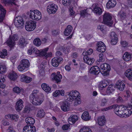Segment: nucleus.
Returning <instances> with one entry per match:
<instances>
[{"label": "nucleus", "instance_id": "1", "mask_svg": "<svg viewBox=\"0 0 132 132\" xmlns=\"http://www.w3.org/2000/svg\"><path fill=\"white\" fill-rule=\"evenodd\" d=\"M115 113L118 116L122 118H126L130 116L132 114L131 107L120 106L116 107L114 110Z\"/></svg>", "mask_w": 132, "mask_h": 132}, {"label": "nucleus", "instance_id": "2", "mask_svg": "<svg viewBox=\"0 0 132 132\" xmlns=\"http://www.w3.org/2000/svg\"><path fill=\"white\" fill-rule=\"evenodd\" d=\"M67 100L69 102H72L75 101L74 105H77L81 103L80 94L77 91H72L66 94Z\"/></svg>", "mask_w": 132, "mask_h": 132}, {"label": "nucleus", "instance_id": "3", "mask_svg": "<svg viewBox=\"0 0 132 132\" xmlns=\"http://www.w3.org/2000/svg\"><path fill=\"white\" fill-rule=\"evenodd\" d=\"M38 92V91L37 90H33L32 94L30 96L31 102L35 105H40L43 102L42 99L39 98L37 96V93Z\"/></svg>", "mask_w": 132, "mask_h": 132}, {"label": "nucleus", "instance_id": "4", "mask_svg": "<svg viewBox=\"0 0 132 132\" xmlns=\"http://www.w3.org/2000/svg\"><path fill=\"white\" fill-rule=\"evenodd\" d=\"M19 38L17 34L10 36L6 42L7 45L10 47H13L15 45V42L18 40Z\"/></svg>", "mask_w": 132, "mask_h": 132}, {"label": "nucleus", "instance_id": "5", "mask_svg": "<svg viewBox=\"0 0 132 132\" xmlns=\"http://www.w3.org/2000/svg\"><path fill=\"white\" fill-rule=\"evenodd\" d=\"M100 68L101 73L103 75L106 76L109 75L111 68L110 65L107 63H103L100 65Z\"/></svg>", "mask_w": 132, "mask_h": 132}, {"label": "nucleus", "instance_id": "6", "mask_svg": "<svg viewBox=\"0 0 132 132\" xmlns=\"http://www.w3.org/2000/svg\"><path fill=\"white\" fill-rule=\"evenodd\" d=\"M30 13L29 17L31 19L36 20H39L41 18L42 14L41 12L37 10L32 11H30Z\"/></svg>", "mask_w": 132, "mask_h": 132}, {"label": "nucleus", "instance_id": "7", "mask_svg": "<svg viewBox=\"0 0 132 132\" xmlns=\"http://www.w3.org/2000/svg\"><path fill=\"white\" fill-rule=\"evenodd\" d=\"M14 24L15 27L18 29H21L24 27V23L22 18L18 16L14 19Z\"/></svg>", "mask_w": 132, "mask_h": 132}, {"label": "nucleus", "instance_id": "8", "mask_svg": "<svg viewBox=\"0 0 132 132\" xmlns=\"http://www.w3.org/2000/svg\"><path fill=\"white\" fill-rule=\"evenodd\" d=\"M36 27V23L34 20L26 21L25 24L26 30L29 31L34 30Z\"/></svg>", "mask_w": 132, "mask_h": 132}, {"label": "nucleus", "instance_id": "9", "mask_svg": "<svg viewBox=\"0 0 132 132\" xmlns=\"http://www.w3.org/2000/svg\"><path fill=\"white\" fill-rule=\"evenodd\" d=\"M29 62L28 60L26 59H22L20 62V64L18 65V69L20 71H22L26 68L29 67Z\"/></svg>", "mask_w": 132, "mask_h": 132}, {"label": "nucleus", "instance_id": "10", "mask_svg": "<svg viewBox=\"0 0 132 132\" xmlns=\"http://www.w3.org/2000/svg\"><path fill=\"white\" fill-rule=\"evenodd\" d=\"M112 17L111 14L109 13H105L103 15V21L104 24L110 26L112 24L111 21Z\"/></svg>", "mask_w": 132, "mask_h": 132}, {"label": "nucleus", "instance_id": "11", "mask_svg": "<svg viewBox=\"0 0 132 132\" xmlns=\"http://www.w3.org/2000/svg\"><path fill=\"white\" fill-rule=\"evenodd\" d=\"M58 9V6L57 5L54 3H52L48 5L47 8V11L49 14H54Z\"/></svg>", "mask_w": 132, "mask_h": 132}, {"label": "nucleus", "instance_id": "12", "mask_svg": "<svg viewBox=\"0 0 132 132\" xmlns=\"http://www.w3.org/2000/svg\"><path fill=\"white\" fill-rule=\"evenodd\" d=\"M63 60L61 57H55L53 58L51 61L52 65L54 67H57L60 64L61 61Z\"/></svg>", "mask_w": 132, "mask_h": 132}, {"label": "nucleus", "instance_id": "13", "mask_svg": "<svg viewBox=\"0 0 132 132\" xmlns=\"http://www.w3.org/2000/svg\"><path fill=\"white\" fill-rule=\"evenodd\" d=\"M48 50V48L47 47L40 50L39 56L45 57L46 58L51 56H52L51 52L47 53Z\"/></svg>", "mask_w": 132, "mask_h": 132}, {"label": "nucleus", "instance_id": "14", "mask_svg": "<svg viewBox=\"0 0 132 132\" xmlns=\"http://www.w3.org/2000/svg\"><path fill=\"white\" fill-rule=\"evenodd\" d=\"M89 73L94 75H97L101 72L100 68L97 66H94L91 67L89 70Z\"/></svg>", "mask_w": 132, "mask_h": 132}, {"label": "nucleus", "instance_id": "15", "mask_svg": "<svg viewBox=\"0 0 132 132\" xmlns=\"http://www.w3.org/2000/svg\"><path fill=\"white\" fill-rule=\"evenodd\" d=\"M60 72L58 71L57 74L55 72H53L51 75L53 80L55 81L57 83L61 81V80L62 77V76L60 74Z\"/></svg>", "mask_w": 132, "mask_h": 132}, {"label": "nucleus", "instance_id": "16", "mask_svg": "<svg viewBox=\"0 0 132 132\" xmlns=\"http://www.w3.org/2000/svg\"><path fill=\"white\" fill-rule=\"evenodd\" d=\"M110 35L111 39V44L113 45L116 44L118 39L117 35L115 32H111Z\"/></svg>", "mask_w": 132, "mask_h": 132}, {"label": "nucleus", "instance_id": "17", "mask_svg": "<svg viewBox=\"0 0 132 132\" xmlns=\"http://www.w3.org/2000/svg\"><path fill=\"white\" fill-rule=\"evenodd\" d=\"M97 50L101 52H104L106 49V47L104 43L101 42L97 43Z\"/></svg>", "mask_w": 132, "mask_h": 132}, {"label": "nucleus", "instance_id": "18", "mask_svg": "<svg viewBox=\"0 0 132 132\" xmlns=\"http://www.w3.org/2000/svg\"><path fill=\"white\" fill-rule=\"evenodd\" d=\"M21 80L22 82L28 83L32 81V79L31 77L27 76L26 74L24 73L21 75Z\"/></svg>", "mask_w": 132, "mask_h": 132}, {"label": "nucleus", "instance_id": "19", "mask_svg": "<svg viewBox=\"0 0 132 132\" xmlns=\"http://www.w3.org/2000/svg\"><path fill=\"white\" fill-rule=\"evenodd\" d=\"M116 85V87L121 90H123L125 86V82L120 80L117 81Z\"/></svg>", "mask_w": 132, "mask_h": 132}, {"label": "nucleus", "instance_id": "20", "mask_svg": "<svg viewBox=\"0 0 132 132\" xmlns=\"http://www.w3.org/2000/svg\"><path fill=\"white\" fill-rule=\"evenodd\" d=\"M5 117L6 119H11L12 121H16L18 120L19 116L16 114H9L6 115Z\"/></svg>", "mask_w": 132, "mask_h": 132}, {"label": "nucleus", "instance_id": "21", "mask_svg": "<svg viewBox=\"0 0 132 132\" xmlns=\"http://www.w3.org/2000/svg\"><path fill=\"white\" fill-rule=\"evenodd\" d=\"M83 60L84 62L89 65L92 64L94 61L93 58H90L87 55H85L84 56Z\"/></svg>", "mask_w": 132, "mask_h": 132}, {"label": "nucleus", "instance_id": "22", "mask_svg": "<svg viewBox=\"0 0 132 132\" xmlns=\"http://www.w3.org/2000/svg\"><path fill=\"white\" fill-rule=\"evenodd\" d=\"M78 118L76 115H71L68 119V122L71 125L73 124L78 120Z\"/></svg>", "mask_w": 132, "mask_h": 132}, {"label": "nucleus", "instance_id": "23", "mask_svg": "<svg viewBox=\"0 0 132 132\" xmlns=\"http://www.w3.org/2000/svg\"><path fill=\"white\" fill-rule=\"evenodd\" d=\"M6 11L0 4V20L2 21L5 16Z\"/></svg>", "mask_w": 132, "mask_h": 132}, {"label": "nucleus", "instance_id": "24", "mask_svg": "<svg viewBox=\"0 0 132 132\" xmlns=\"http://www.w3.org/2000/svg\"><path fill=\"white\" fill-rule=\"evenodd\" d=\"M23 101L21 99H20L16 102L15 108L17 111H20L22 109L23 107Z\"/></svg>", "mask_w": 132, "mask_h": 132}, {"label": "nucleus", "instance_id": "25", "mask_svg": "<svg viewBox=\"0 0 132 132\" xmlns=\"http://www.w3.org/2000/svg\"><path fill=\"white\" fill-rule=\"evenodd\" d=\"M110 81V80L109 79L104 80L100 83L98 87L101 88H105L109 84Z\"/></svg>", "mask_w": 132, "mask_h": 132}, {"label": "nucleus", "instance_id": "26", "mask_svg": "<svg viewBox=\"0 0 132 132\" xmlns=\"http://www.w3.org/2000/svg\"><path fill=\"white\" fill-rule=\"evenodd\" d=\"M116 4V0H109L106 4V7L109 9L114 7Z\"/></svg>", "mask_w": 132, "mask_h": 132}, {"label": "nucleus", "instance_id": "27", "mask_svg": "<svg viewBox=\"0 0 132 132\" xmlns=\"http://www.w3.org/2000/svg\"><path fill=\"white\" fill-rule=\"evenodd\" d=\"M97 121L98 125L101 126H103L105 124L106 122L105 117L103 116H100L98 118Z\"/></svg>", "mask_w": 132, "mask_h": 132}, {"label": "nucleus", "instance_id": "28", "mask_svg": "<svg viewBox=\"0 0 132 132\" xmlns=\"http://www.w3.org/2000/svg\"><path fill=\"white\" fill-rule=\"evenodd\" d=\"M81 118L85 121L89 120L91 118V116L89 115L88 111H85L82 113L81 116Z\"/></svg>", "mask_w": 132, "mask_h": 132}, {"label": "nucleus", "instance_id": "29", "mask_svg": "<svg viewBox=\"0 0 132 132\" xmlns=\"http://www.w3.org/2000/svg\"><path fill=\"white\" fill-rule=\"evenodd\" d=\"M8 77L11 80L14 81L17 79V75L14 71H13L8 74Z\"/></svg>", "mask_w": 132, "mask_h": 132}, {"label": "nucleus", "instance_id": "30", "mask_svg": "<svg viewBox=\"0 0 132 132\" xmlns=\"http://www.w3.org/2000/svg\"><path fill=\"white\" fill-rule=\"evenodd\" d=\"M72 30V27L70 25H68L65 29L64 32V34L65 36H68L69 35Z\"/></svg>", "mask_w": 132, "mask_h": 132}, {"label": "nucleus", "instance_id": "31", "mask_svg": "<svg viewBox=\"0 0 132 132\" xmlns=\"http://www.w3.org/2000/svg\"><path fill=\"white\" fill-rule=\"evenodd\" d=\"M41 87L47 93H49L51 91V88L46 83L42 84Z\"/></svg>", "mask_w": 132, "mask_h": 132}, {"label": "nucleus", "instance_id": "32", "mask_svg": "<svg viewBox=\"0 0 132 132\" xmlns=\"http://www.w3.org/2000/svg\"><path fill=\"white\" fill-rule=\"evenodd\" d=\"M25 121L28 125H32V126L35 123V120L33 118L30 117H27L25 119Z\"/></svg>", "mask_w": 132, "mask_h": 132}, {"label": "nucleus", "instance_id": "33", "mask_svg": "<svg viewBox=\"0 0 132 132\" xmlns=\"http://www.w3.org/2000/svg\"><path fill=\"white\" fill-rule=\"evenodd\" d=\"M64 91L63 90H56L53 93V96L55 97L60 95L63 96L64 95Z\"/></svg>", "mask_w": 132, "mask_h": 132}, {"label": "nucleus", "instance_id": "34", "mask_svg": "<svg viewBox=\"0 0 132 132\" xmlns=\"http://www.w3.org/2000/svg\"><path fill=\"white\" fill-rule=\"evenodd\" d=\"M114 87L112 84L110 85L107 88L106 93L110 95L112 94L114 91Z\"/></svg>", "mask_w": 132, "mask_h": 132}, {"label": "nucleus", "instance_id": "35", "mask_svg": "<svg viewBox=\"0 0 132 132\" xmlns=\"http://www.w3.org/2000/svg\"><path fill=\"white\" fill-rule=\"evenodd\" d=\"M125 75L129 80H132V69H129L127 70L125 73Z\"/></svg>", "mask_w": 132, "mask_h": 132}, {"label": "nucleus", "instance_id": "36", "mask_svg": "<svg viewBox=\"0 0 132 132\" xmlns=\"http://www.w3.org/2000/svg\"><path fill=\"white\" fill-rule=\"evenodd\" d=\"M123 58L125 61H128L131 59V55L129 53L126 52L124 54Z\"/></svg>", "mask_w": 132, "mask_h": 132}, {"label": "nucleus", "instance_id": "37", "mask_svg": "<svg viewBox=\"0 0 132 132\" xmlns=\"http://www.w3.org/2000/svg\"><path fill=\"white\" fill-rule=\"evenodd\" d=\"M93 11L95 13L100 15L102 14V9L99 7L97 5L94 7L93 9Z\"/></svg>", "mask_w": 132, "mask_h": 132}, {"label": "nucleus", "instance_id": "38", "mask_svg": "<svg viewBox=\"0 0 132 132\" xmlns=\"http://www.w3.org/2000/svg\"><path fill=\"white\" fill-rule=\"evenodd\" d=\"M118 15L121 20H124L126 19L127 16L126 13L125 12L121 11L119 12Z\"/></svg>", "mask_w": 132, "mask_h": 132}, {"label": "nucleus", "instance_id": "39", "mask_svg": "<svg viewBox=\"0 0 132 132\" xmlns=\"http://www.w3.org/2000/svg\"><path fill=\"white\" fill-rule=\"evenodd\" d=\"M45 115V112L43 109H40L38 110L36 114L37 117L42 118L44 117Z\"/></svg>", "mask_w": 132, "mask_h": 132}, {"label": "nucleus", "instance_id": "40", "mask_svg": "<svg viewBox=\"0 0 132 132\" xmlns=\"http://www.w3.org/2000/svg\"><path fill=\"white\" fill-rule=\"evenodd\" d=\"M34 45L37 47L40 46L41 44V41L38 38H36L34 39L33 41Z\"/></svg>", "mask_w": 132, "mask_h": 132}, {"label": "nucleus", "instance_id": "41", "mask_svg": "<svg viewBox=\"0 0 132 132\" xmlns=\"http://www.w3.org/2000/svg\"><path fill=\"white\" fill-rule=\"evenodd\" d=\"M1 1L5 4H13L16 5L15 2L16 0H1Z\"/></svg>", "mask_w": 132, "mask_h": 132}, {"label": "nucleus", "instance_id": "42", "mask_svg": "<svg viewBox=\"0 0 132 132\" xmlns=\"http://www.w3.org/2000/svg\"><path fill=\"white\" fill-rule=\"evenodd\" d=\"M61 108L62 110L64 111H69V108L68 105L65 102H63L61 105Z\"/></svg>", "mask_w": 132, "mask_h": 132}, {"label": "nucleus", "instance_id": "43", "mask_svg": "<svg viewBox=\"0 0 132 132\" xmlns=\"http://www.w3.org/2000/svg\"><path fill=\"white\" fill-rule=\"evenodd\" d=\"M93 50L92 49L90 48L87 51H84L82 54V55L84 56L85 55H87L89 56L93 53Z\"/></svg>", "mask_w": 132, "mask_h": 132}, {"label": "nucleus", "instance_id": "44", "mask_svg": "<svg viewBox=\"0 0 132 132\" xmlns=\"http://www.w3.org/2000/svg\"><path fill=\"white\" fill-rule=\"evenodd\" d=\"M79 132H93L91 129L89 127H84L82 128Z\"/></svg>", "mask_w": 132, "mask_h": 132}, {"label": "nucleus", "instance_id": "45", "mask_svg": "<svg viewBox=\"0 0 132 132\" xmlns=\"http://www.w3.org/2000/svg\"><path fill=\"white\" fill-rule=\"evenodd\" d=\"M7 55V51L5 49H3L2 51H0V57L4 58Z\"/></svg>", "mask_w": 132, "mask_h": 132}, {"label": "nucleus", "instance_id": "46", "mask_svg": "<svg viewBox=\"0 0 132 132\" xmlns=\"http://www.w3.org/2000/svg\"><path fill=\"white\" fill-rule=\"evenodd\" d=\"M5 79L4 77H1L0 78V87L3 88L5 87V85L4 84Z\"/></svg>", "mask_w": 132, "mask_h": 132}, {"label": "nucleus", "instance_id": "47", "mask_svg": "<svg viewBox=\"0 0 132 132\" xmlns=\"http://www.w3.org/2000/svg\"><path fill=\"white\" fill-rule=\"evenodd\" d=\"M7 68L5 64L0 65V74H3L6 71Z\"/></svg>", "mask_w": 132, "mask_h": 132}, {"label": "nucleus", "instance_id": "48", "mask_svg": "<svg viewBox=\"0 0 132 132\" xmlns=\"http://www.w3.org/2000/svg\"><path fill=\"white\" fill-rule=\"evenodd\" d=\"M117 105H114L110 106L108 107L105 108L104 109H102V110L103 111H105L108 110H109L111 109H113L114 110V109L116 108V107Z\"/></svg>", "mask_w": 132, "mask_h": 132}, {"label": "nucleus", "instance_id": "49", "mask_svg": "<svg viewBox=\"0 0 132 132\" xmlns=\"http://www.w3.org/2000/svg\"><path fill=\"white\" fill-rule=\"evenodd\" d=\"M62 3L64 6H68L71 3V0H62Z\"/></svg>", "mask_w": 132, "mask_h": 132}, {"label": "nucleus", "instance_id": "50", "mask_svg": "<svg viewBox=\"0 0 132 132\" xmlns=\"http://www.w3.org/2000/svg\"><path fill=\"white\" fill-rule=\"evenodd\" d=\"M33 54H35L37 56H39L40 50H38L37 48H33Z\"/></svg>", "mask_w": 132, "mask_h": 132}, {"label": "nucleus", "instance_id": "51", "mask_svg": "<svg viewBox=\"0 0 132 132\" xmlns=\"http://www.w3.org/2000/svg\"><path fill=\"white\" fill-rule=\"evenodd\" d=\"M25 43V39L23 38H21L20 39L19 42V45L22 46H24Z\"/></svg>", "mask_w": 132, "mask_h": 132}, {"label": "nucleus", "instance_id": "52", "mask_svg": "<svg viewBox=\"0 0 132 132\" xmlns=\"http://www.w3.org/2000/svg\"><path fill=\"white\" fill-rule=\"evenodd\" d=\"M13 91L14 92L19 94L21 92V89L19 87L15 86L13 88Z\"/></svg>", "mask_w": 132, "mask_h": 132}, {"label": "nucleus", "instance_id": "53", "mask_svg": "<svg viewBox=\"0 0 132 132\" xmlns=\"http://www.w3.org/2000/svg\"><path fill=\"white\" fill-rule=\"evenodd\" d=\"M28 127L29 128V130L30 132H36V128L34 126L31 125H28Z\"/></svg>", "mask_w": 132, "mask_h": 132}, {"label": "nucleus", "instance_id": "54", "mask_svg": "<svg viewBox=\"0 0 132 132\" xmlns=\"http://www.w3.org/2000/svg\"><path fill=\"white\" fill-rule=\"evenodd\" d=\"M121 44L122 46L125 48L127 47L128 46V43L126 41H121Z\"/></svg>", "mask_w": 132, "mask_h": 132}, {"label": "nucleus", "instance_id": "55", "mask_svg": "<svg viewBox=\"0 0 132 132\" xmlns=\"http://www.w3.org/2000/svg\"><path fill=\"white\" fill-rule=\"evenodd\" d=\"M99 61L100 62H103L105 60L104 57V55L103 54L101 53L99 54Z\"/></svg>", "mask_w": 132, "mask_h": 132}, {"label": "nucleus", "instance_id": "56", "mask_svg": "<svg viewBox=\"0 0 132 132\" xmlns=\"http://www.w3.org/2000/svg\"><path fill=\"white\" fill-rule=\"evenodd\" d=\"M87 12L86 10H84L81 11L80 12V15L81 16L84 17L87 14Z\"/></svg>", "mask_w": 132, "mask_h": 132}, {"label": "nucleus", "instance_id": "57", "mask_svg": "<svg viewBox=\"0 0 132 132\" xmlns=\"http://www.w3.org/2000/svg\"><path fill=\"white\" fill-rule=\"evenodd\" d=\"M70 127V125L69 124H65L63 125L62 127V128L63 130H67Z\"/></svg>", "mask_w": 132, "mask_h": 132}, {"label": "nucleus", "instance_id": "58", "mask_svg": "<svg viewBox=\"0 0 132 132\" xmlns=\"http://www.w3.org/2000/svg\"><path fill=\"white\" fill-rule=\"evenodd\" d=\"M29 129L28 125L25 126L23 128V132H30Z\"/></svg>", "mask_w": 132, "mask_h": 132}, {"label": "nucleus", "instance_id": "59", "mask_svg": "<svg viewBox=\"0 0 132 132\" xmlns=\"http://www.w3.org/2000/svg\"><path fill=\"white\" fill-rule=\"evenodd\" d=\"M78 56V53L76 52H73L72 54V57L75 59H76Z\"/></svg>", "mask_w": 132, "mask_h": 132}, {"label": "nucleus", "instance_id": "60", "mask_svg": "<svg viewBox=\"0 0 132 132\" xmlns=\"http://www.w3.org/2000/svg\"><path fill=\"white\" fill-rule=\"evenodd\" d=\"M30 108L28 106H25L24 108L23 113H26L30 111Z\"/></svg>", "mask_w": 132, "mask_h": 132}, {"label": "nucleus", "instance_id": "61", "mask_svg": "<svg viewBox=\"0 0 132 132\" xmlns=\"http://www.w3.org/2000/svg\"><path fill=\"white\" fill-rule=\"evenodd\" d=\"M52 34L53 35L55 36L56 35H59V32L58 30H54L52 31Z\"/></svg>", "mask_w": 132, "mask_h": 132}, {"label": "nucleus", "instance_id": "62", "mask_svg": "<svg viewBox=\"0 0 132 132\" xmlns=\"http://www.w3.org/2000/svg\"><path fill=\"white\" fill-rule=\"evenodd\" d=\"M122 101L123 100L122 97L119 96L117 99V102L118 103H121L122 102Z\"/></svg>", "mask_w": 132, "mask_h": 132}, {"label": "nucleus", "instance_id": "63", "mask_svg": "<svg viewBox=\"0 0 132 132\" xmlns=\"http://www.w3.org/2000/svg\"><path fill=\"white\" fill-rule=\"evenodd\" d=\"M70 12V15L71 16L74 15L75 14V12H74L73 8H70L69 10Z\"/></svg>", "mask_w": 132, "mask_h": 132}, {"label": "nucleus", "instance_id": "64", "mask_svg": "<svg viewBox=\"0 0 132 132\" xmlns=\"http://www.w3.org/2000/svg\"><path fill=\"white\" fill-rule=\"evenodd\" d=\"M65 70L67 71H69L71 69V68L70 67V65H67L65 66L64 67Z\"/></svg>", "mask_w": 132, "mask_h": 132}]
</instances>
